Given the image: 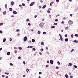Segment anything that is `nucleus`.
Masks as SVG:
<instances>
[{"mask_svg": "<svg viewBox=\"0 0 78 78\" xmlns=\"http://www.w3.org/2000/svg\"><path fill=\"white\" fill-rule=\"evenodd\" d=\"M44 23H41L39 24V26L41 28H43L44 27Z\"/></svg>", "mask_w": 78, "mask_h": 78, "instance_id": "nucleus-1", "label": "nucleus"}, {"mask_svg": "<svg viewBox=\"0 0 78 78\" xmlns=\"http://www.w3.org/2000/svg\"><path fill=\"white\" fill-rule=\"evenodd\" d=\"M68 23L69 25H72L73 24V21L71 20H69L68 21Z\"/></svg>", "mask_w": 78, "mask_h": 78, "instance_id": "nucleus-2", "label": "nucleus"}, {"mask_svg": "<svg viewBox=\"0 0 78 78\" xmlns=\"http://www.w3.org/2000/svg\"><path fill=\"white\" fill-rule=\"evenodd\" d=\"M27 37L25 36L24 37L23 41L24 42H26V41H27Z\"/></svg>", "mask_w": 78, "mask_h": 78, "instance_id": "nucleus-3", "label": "nucleus"}, {"mask_svg": "<svg viewBox=\"0 0 78 78\" xmlns=\"http://www.w3.org/2000/svg\"><path fill=\"white\" fill-rule=\"evenodd\" d=\"M59 36L60 37V40H61V41H62L63 40V38H62V35H61V34H59Z\"/></svg>", "mask_w": 78, "mask_h": 78, "instance_id": "nucleus-4", "label": "nucleus"}, {"mask_svg": "<svg viewBox=\"0 0 78 78\" xmlns=\"http://www.w3.org/2000/svg\"><path fill=\"white\" fill-rule=\"evenodd\" d=\"M34 3H35V2H32L30 4V6H33V5H34Z\"/></svg>", "mask_w": 78, "mask_h": 78, "instance_id": "nucleus-5", "label": "nucleus"}, {"mask_svg": "<svg viewBox=\"0 0 78 78\" xmlns=\"http://www.w3.org/2000/svg\"><path fill=\"white\" fill-rule=\"evenodd\" d=\"M50 63L51 64H53V61L52 60H50Z\"/></svg>", "mask_w": 78, "mask_h": 78, "instance_id": "nucleus-6", "label": "nucleus"}, {"mask_svg": "<svg viewBox=\"0 0 78 78\" xmlns=\"http://www.w3.org/2000/svg\"><path fill=\"white\" fill-rule=\"evenodd\" d=\"M13 14H17V12L16 11L14 10H13Z\"/></svg>", "mask_w": 78, "mask_h": 78, "instance_id": "nucleus-7", "label": "nucleus"}, {"mask_svg": "<svg viewBox=\"0 0 78 78\" xmlns=\"http://www.w3.org/2000/svg\"><path fill=\"white\" fill-rule=\"evenodd\" d=\"M14 2H11V5L12 6H13L14 5Z\"/></svg>", "mask_w": 78, "mask_h": 78, "instance_id": "nucleus-8", "label": "nucleus"}, {"mask_svg": "<svg viewBox=\"0 0 78 78\" xmlns=\"http://www.w3.org/2000/svg\"><path fill=\"white\" fill-rule=\"evenodd\" d=\"M68 41H69V40L68 39V38H66L65 39V41L66 42H68Z\"/></svg>", "mask_w": 78, "mask_h": 78, "instance_id": "nucleus-9", "label": "nucleus"}, {"mask_svg": "<svg viewBox=\"0 0 78 78\" xmlns=\"http://www.w3.org/2000/svg\"><path fill=\"white\" fill-rule=\"evenodd\" d=\"M6 11H5L3 12V14L4 15H6Z\"/></svg>", "mask_w": 78, "mask_h": 78, "instance_id": "nucleus-10", "label": "nucleus"}, {"mask_svg": "<svg viewBox=\"0 0 78 78\" xmlns=\"http://www.w3.org/2000/svg\"><path fill=\"white\" fill-rule=\"evenodd\" d=\"M74 42H75V43H78V41H76V40H75L73 41Z\"/></svg>", "mask_w": 78, "mask_h": 78, "instance_id": "nucleus-11", "label": "nucleus"}, {"mask_svg": "<svg viewBox=\"0 0 78 78\" xmlns=\"http://www.w3.org/2000/svg\"><path fill=\"white\" fill-rule=\"evenodd\" d=\"M46 8V5H44L43 6L42 9H44V8Z\"/></svg>", "mask_w": 78, "mask_h": 78, "instance_id": "nucleus-12", "label": "nucleus"}, {"mask_svg": "<svg viewBox=\"0 0 78 78\" xmlns=\"http://www.w3.org/2000/svg\"><path fill=\"white\" fill-rule=\"evenodd\" d=\"M72 66V63H70L69 64V66Z\"/></svg>", "mask_w": 78, "mask_h": 78, "instance_id": "nucleus-13", "label": "nucleus"}, {"mask_svg": "<svg viewBox=\"0 0 78 78\" xmlns=\"http://www.w3.org/2000/svg\"><path fill=\"white\" fill-rule=\"evenodd\" d=\"M65 77L66 78H69V76L67 75V74H66L65 75Z\"/></svg>", "mask_w": 78, "mask_h": 78, "instance_id": "nucleus-14", "label": "nucleus"}, {"mask_svg": "<svg viewBox=\"0 0 78 78\" xmlns=\"http://www.w3.org/2000/svg\"><path fill=\"white\" fill-rule=\"evenodd\" d=\"M6 38H4L3 40V42H5V41H6Z\"/></svg>", "mask_w": 78, "mask_h": 78, "instance_id": "nucleus-15", "label": "nucleus"}, {"mask_svg": "<svg viewBox=\"0 0 78 78\" xmlns=\"http://www.w3.org/2000/svg\"><path fill=\"white\" fill-rule=\"evenodd\" d=\"M12 9L11 8H9V10L10 11H12Z\"/></svg>", "mask_w": 78, "mask_h": 78, "instance_id": "nucleus-16", "label": "nucleus"}, {"mask_svg": "<svg viewBox=\"0 0 78 78\" xmlns=\"http://www.w3.org/2000/svg\"><path fill=\"white\" fill-rule=\"evenodd\" d=\"M32 42H35V40H34V39H32Z\"/></svg>", "mask_w": 78, "mask_h": 78, "instance_id": "nucleus-17", "label": "nucleus"}, {"mask_svg": "<svg viewBox=\"0 0 78 78\" xmlns=\"http://www.w3.org/2000/svg\"><path fill=\"white\" fill-rule=\"evenodd\" d=\"M37 34H41V31H38L37 32Z\"/></svg>", "mask_w": 78, "mask_h": 78, "instance_id": "nucleus-18", "label": "nucleus"}, {"mask_svg": "<svg viewBox=\"0 0 78 78\" xmlns=\"http://www.w3.org/2000/svg\"><path fill=\"white\" fill-rule=\"evenodd\" d=\"M7 55H8V56H9V55H10V52H8L7 53Z\"/></svg>", "mask_w": 78, "mask_h": 78, "instance_id": "nucleus-19", "label": "nucleus"}, {"mask_svg": "<svg viewBox=\"0 0 78 78\" xmlns=\"http://www.w3.org/2000/svg\"><path fill=\"white\" fill-rule=\"evenodd\" d=\"M51 28H55V26H53L51 27Z\"/></svg>", "mask_w": 78, "mask_h": 78, "instance_id": "nucleus-20", "label": "nucleus"}, {"mask_svg": "<svg viewBox=\"0 0 78 78\" xmlns=\"http://www.w3.org/2000/svg\"><path fill=\"white\" fill-rule=\"evenodd\" d=\"M68 29H69V27H67L65 28V30H68Z\"/></svg>", "mask_w": 78, "mask_h": 78, "instance_id": "nucleus-21", "label": "nucleus"}, {"mask_svg": "<svg viewBox=\"0 0 78 78\" xmlns=\"http://www.w3.org/2000/svg\"><path fill=\"white\" fill-rule=\"evenodd\" d=\"M26 71L27 72H29V71H30V69H28V68H27V69Z\"/></svg>", "mask_w": 78, "mask_h": 78, "instance_id": "nucleus-22", "label": "nucleus"}, {"mask_svg": "<svg viewBox=\"0 0 78 78\" xmlns=\"http://www.w3.org/2000/svg\"><path fill=\"white\" fill-rule=\"evenodd\" d=\"M73 67H74V68H77V66L76 65H74Z\"/></svg>", "mask_w": 78, "mask_h": 78, "instance_id": "nucleus-23", "label": "nucleus"}, {"mask_svg": "<svg viewBox=\"0 0 78 78\" xmlns=\"http://www.w3.org/2000/svg\"><path fill=\"white\" fill-rule=\"evenodd\" d=\"M40 50L41 51H44V49L41 48Z\"/></svg>", "mask_w": 78, "mask_h": 78, "instance_id": "nucleus-24", "label": "nucleus"}, {"mask_svg": "<svg viewBox=\"0 0 78 78\" xmlns=\"http://www.w3.org/2000/svg\"><path fill=\"white\" fill-rule=\"evenodd\" d=\"M5 8H7V4H5Z\"/></svg>", "mask_w": 78, "mask_h": 78, "instance_id": "nucleus-25", "label": "nucleus"}, {"mask_svg": "<svg viewBox=\"0 0 78 78\" xmlns=\"http://www.w3.org/2000/svg\"><path fill=\"white\" fill-rule=\"evenodd\" d=\"M57 64L58 65H60V62H59V61H58L57 62Z\"/></svg>", "mask_w": 78, "mask_h": 78, "instance_id": "nucleus-26", "label": "nucleus"}, {"mask_svg": "<svg viewBox=\"0 0 78 78\" xmlns=\"http://www.w3.org/2000/svg\"><path fill=\"white\" fill-rule=\"evenodd\" d=\"M20 31V30L19 29H17L16 30V32H19V31Z\"/></svg>", "mask_w": 78, "mask_h": 78, "instance_id": "nucleus-27", "label": "nucleus"}, {"mask_svg": "<svg viewBox=\"0 0 78 78\" xmlns=\"http://www.w3.org/2000/svg\"><path fill=\"white\" fill-rule=\"evenodd\" d=\"M41 45H44V42H42V41L41 42Z\"/></svg>", "mask_w": 78, "mask_h": 78, "instance_id": "nucleus-28", "label": "nucleus"}, {"mask_svg": "<svg viewBox=\"0 0 78 78\" xmlns=\"http://www.w3.org/2000/svg\"><path fill=\"white\" fill-rule=\"evenodd\" d=\"M14 52H15V53H17V50H15V51H14Z\"/></svg>", "mask_w": 78, "mask_h": 78, "instance_id": "nucleus-29", "label": "nucleus"}, {"mask_svg": "<svg viewBox=\"0 0 78 78\" xmlns=\"http://www.w3.org/2000/svg\"><path fill=\"white\" fill-rule=\"evenodd\" d=\"M56 2L57 3H59V0H56Z\"/></svg>", "mask_w": 78, "mask_h": 78, "instance_id": "nucleus-30", "label": "nucleus"}, {"mask_svg": "<svg viewBox=\"0 0 78 78\" xmlns=\"http://www.w3.org/2000/svg\"><path fill=\"white\" fill-rule=\"evenodd\" d=\"M10 66H13V64H12V63H10Z\"/></svg>", "mask_w": 78, "mask_h": 78, "instance_id": "nucleus-31", "label": "nucleus"}, {"mask_svg": "<svg viewBox=\"0 0 78 78\" xmlns=\"http://www.w3.org/2000/svg\"><path fill=\"white\" fill-rule=\"evenodd\" d=\"M22 5L23 6H25V4L23 3L22 4Z\"/></svg>", "mask_w": 78, "mask_h": 78, "instance_id": "nucleus-32", "label": "nucleus"}, {"mask_svg": "<svg viewBox=\"0 0 78 78\" xmlns=\"http://www.w3.org/2000/svg\"><path fill=\"white\" fill-rule=\"evenodd\" d=\"M0 33H1V34H2V33H3V31H2V30H0Z\"/></svg>", "mask_w": 78, "mask_h": 78, "instance_id": "nucleus-33", "label": "nucleus"}, {"mask_svg": "<svg viewBox=\"0 0 78 78\" xmlns=\"http://www.w3.org/2000/svg\"><path fill=\"white\" fill-rule=\"evenodd\" d=\"M34 51H36V49L35 48H33L32 49Z\"/></svg>", "mask_w": 78, "mask_h": 78, "instance_id": "nucleus-34", "label": "nucleus"}, {"mask_svg": "<svg viewBox=\"0 0 78 78\" xmlns=\"http://www.w3.org/2000/svg\"><path fill=\"white\" fill-rule=\"evenodd\" d=\"M46 34V32H44L43 33V34Z\"/></svg>", "mask_w": 78, "mask_h": 78, "instance_id": "nucleus-35", "label": "nucleus"}, {"mask_svg": "<svg viewBox=\"0 0 78 78\" xmlns=\"http://www.w3.org/2000/svg\"><path fill=\"white\" fill-rule=\"evenodd\" d=\"M3 23H0V26H2V25H3Z\"/></svg>", "mask_w": 78, "mask_h": 78, "instance_id": "nucleus-36", "label": "nucleus"}, {"mask_svg": "<svg viewBox=\"0 0 78 78\" xmlns=\"http://www.w3.org/2000/svg\"><path fill=\"white\" fill-rule=\"evenodd\" d=\"M71 36L72 38H73V34H71Z\"/></svg>", "mask_w": 78, "mask_h": 78, "instance_id": "nucleus-37", "label": "nucleus"}, {"mask_svg": "<svg viewBox=\"0 0 78 78\" xmlns=\"http://www.w3.org/2000/svg\"><path fill=\"white\" fill-rule=\"evenodd\" d=\"M54 25H58V23H54Z\"/></svg>", "mask_w": 78, "mask_h": 78, "instance_id": "nucleus-38", "label": "nucleus"}, {"mask_svg": "<svg viewBox=\"0 0 78 78\" xmlns=\"http://www.w3.org/2000/svg\"><path fill=\"white\" fill-rule=\"evenodd\" d=\"M5 74H6V75H9V73H6L5 72Z\"/></svg>", "mask_w": 78, "mask_h": 78, "instance_id": "nucleus-39", "label": "nucleus"}, {"mask_svg": "<svg viewBox=\"0 0 78 78\" xmlns=\"http://www.w3.org/2000/svg\"><path fill=\"white\" fill-rule=\"evenodd\" d=\"M49 66V65H46V67H48Z\"/></svg>", "mask_w": 78, "mask_h": 78, "instance_id": "nucleus-40", "label": "nucleus"}, {"mask_svg": "<svg viewBox=\"0 0 78 78\" xmlns=\"http://www.w3.org/2000/svg\"><path fill=\"white\" fill-rule=\"evenodd\" d=\"M9 41H12V38H10L9 39Z\"/></svg>", "mask_w": 78, "mask_h": 78, "instance_id": "nucleus-41", "label": "nucleus"}, {"mask_svg": "<svg viewBox=\"0 0 78 78\" xmlns=\"http://www.w3.org/2000/svg\"><path fill=\"white\" fill-rule=\"evenodd\" d=\"M18 58L19 59H21V57H20V56H19V57H18Z\"/></svg>", "mask_w": 78, "mask_h": 78, "instance_id": "nucleus-42", "label": "nucleus"}, {"mask_svg": "<svg viewBox=\"0 0 78 78\" xmlns=\"http://www.w3.org/2000/svg\"><path fill=\"white\" fill-rule=\"evenodd\" d=\"M47 12H48V13H50V11L49 10H48L47 11Z\"/></svg>", "mask_w": 78, "mask_h": 78, "instance_id": "nucleus-43", "label": "nucleus"}, {"mask_svg": "<svg viewBox=\"0 0 78 78\" xmlns=\"http://www.w3.org/2000/svg\"><path fill=\"white\" fill-rule=\"evenodd\" d=\"M19 49L20 50H22V47H19Z\"/></svg>", "mask_w": 78, "mask_h": 78, "instance_id": "nucleus-44", "label": "nucleus"}, {"mask_svg": "<svg viewBox=\"0 0 78 78\" xmlns=\"http://www.w3.org/2000/svg\"><path fill=\"white\" fill-rule=\"evenodd\" d=\"M29 44H31V41H29Z\"/></svg>", "mask_w": 78, "mask_h": 78, "instance_id": "nucleus-45", "label": "nucleus"}, {"mask_svg": "<svg viewBox=\"0 0 78 78\" xmlns=\"http://www.w3.org/2000/svg\"><path fill=\"white\" fill-rule=\"evenodd\" d=\"M65 37H67V34H66L65 35Z\"/></svg>", "mask_w": 78, "mask_h": 78, "instance_id": "nucleus-46", "label": "nucleus"}, {"mask_svg": "<svg viewBox=\"0 0 78 78\" xmlns=\"http://www.w3.org/2000/svg\"><path fill=\"white\" fill-rule=\"evenodd\" d=\"M23 64L24 65H25V64H26V63H25V61H23Z\"/></svg>", "mask_w": 78, "mask_h": 78, "instance_id": "nucleus-47", "label": "nucleus"}, {"mask_svg": "<svg viewBox=\"0 0 78 78\" xmlns=\"http://www.w3.org/2000/svg\"><path fill=\"white\" fill-rule=\"evenodd\" d=\"M5 76L4 75H2V78L5 77Z\"/></svg>", "mask_w": 78, "mask_h": 78, "instance_id": "nucleus-48", "label": "nucleus"}, {"mask_svg": "<svg viewBox=\"0 0 78 78\" xmlns=\"http://www.w3.org/2000/svg\"><path fill=\"white\" fill-rule=\"evenodd\" d=\"M64 21H62L61 22L62 24H64Z\"/></svg>", "mask_w": 78, "mask_h": 78, "instance_id": "nucleus-49", "label": "nucleus"}, {"mask_svg": "<svg viewBox=\"0 0 78 78\" xmlns=\"http://www.w3.org/2000/svg\"><path fill=\"white\" fill-rule=\"evenodd\" d=\"M56 69H58L59 67L58 66H56Z\"/></svg>", "mask_w": 78, "mask_h": 78, "instance_id": "nucleus-50", "label": "nucleus"}, {"mask_svg": "<svg viewBox=\"0 0 78 78\" xmlns=\"http://www.w3.org/2000/svg\"><path fill=\"white\" fill-rule=\"evenodd\" d=\"M39 53L40 55H42V53H41V52H40Z\"/></svg>", "mask_w": 78, "mask_h": 78, "instance_id": "nucleus-51", "label": "nucleus"}, {"mask_svg": "<svg viewBox=\"0 0 78 78\" xmlns=\"http://www.w3.org/2000/svg\"><path fill=\"white\" fill-rule=\"evenodd\" d=\"M50 6H52V4H51V3H50Z\"/></svg>", "mask_w": 78, "mask_h": 78, "instance_id": "nucleus-52", "label": "nucleus"}, {"mask_svg": "<svg viewBox=\"0 0 78 78\" xmlns=\"http://www.w3.org/2000/svg\"><path fill=\"white\" fill-rule=\"evenodd\" d=\"M41 6H39V7H38V8H39V9H41Z\"/></svg>", "mask_w": 78, "mask_h": 78, "instance_id": "nucleus-53", "label": "nucleus"}, {"mask_svg": "<svg viewBox=\"0 0 78 78\" xmlns=\"http://www.w3.org/2000/svg\"><path fill=\"white\" fill-rule=\"evenodd\" d=\"M74 51V49H72V50L71 51V52H72V51Z\"/></svg>", "mask_w": 78, "mask_h": 78, "instance_id": "nucleus-54", "label": "nucleus"}, {"mask_svg": "<svg viewBox=\"0 0 78 78\" xmlns=\"http://www.w3.org/2000/svg\"><path fill=\"white\" fill-rule=\"evenodd\" d=\"M55 22H58V19H55Z\"/></svg>", "mask_w": 78, "mask_h": 78, "instance_id": "nucleus-55", "label": "nucleus"}, {"mask_svg": "<svg viewBox=\"0 0 78 78\" xmlns=\"http://www.w3.org/2000/svg\"><path fill=\"white\" fill-rule=\"evenodd\" d=\"M28 25H29V26H31V24H30V23H28Z\"/></svg>", "mask_w": 78, "mask_h": 78, "instance_id": "nucleus-56", "label": "nucleus"}, {"mask_svg": "<svg viewBox=\"0 0 78 78\" xmlns=\"http://www.w3.org/2000/svg\"><path fill=\"white\" fill-rule=\"evenodd\" d=\"M28 21H29V19H27L26 20V22H28Z\"/></svg>", "mask_w": 78, "mask_h": 78, "instance_id": "nucleus-57", "label": "nucleus"}, {"mask_svg": "<svg viewBox=\"0 0 78 78\" xmlns=\"http://www.w3.org/2000/svg\"><path fill=\"white\" fill-rule=\"evenodd\" d=\"M37 17V15H35L34 16V17L35 18H36V17Z\"/></svg>", "mask_w": 78, "mask_h": 78, "instance_id": "nucleus-58", "label": "nucleus"}, {"mask_svg": "<svg viewBox=\"0 0 78 78\" xmlns=\"http://www.w3.org/2000/svg\"><path fill=\"white\" fill-rule=\"evenodd\" d=\"M70 78H73V76H70Z\"/></svg>", "mask_w": 78, "mask_h": 78, "instance_id": "nucleus-59", "label": "nucleus"}, {"mask_svg": "<svg viewBox=\"0 0 78 78\" xmlns=\"http://www.w3.org/2000/svg\"><path fill=\"white\" fill-rule=\"evenodd\" d=\"M47 63H49V62H50L49 61H47Z\"/></svg>", "mask_w": 78, "mask_h": 78, "instance_id": "nucleus-60", "label": "nucleus"}, {"mask_svg": "<svg viewBox=\"0 0 78 78\" xmlns=\"http://www.w3.org/2000/svg\"><path fill=\"white\" fill-rule=\"evenodd\" d=\"M11 17H14V16L12 15V16H11Z\"/></svg>", "mask_w": 78, "mask_h": 78, "instance_id": "nucleus-61", "label": "nucleus"}, {"mask_svg": "<svg viewBox=\"0 0 78 78\" xmlns=\"http://www.w3.org/2000/svg\"><path fill=\"white\" fill-rule=\"evenodd\" d=\"M39 74H42V72H39Z\"/></svg>", "mask_w": 78, "mask_h": 78, "instance_id": "nucleus-62", "label": "nucleus"}, {"mask_svg": "<svg viewBox=\"0 0 78 78\" xmlns=\"http://www.w3.org/2000/svg\"><path fill=\"white\" fill-rule=\"evenodd\" d=\"M47 54H48V55H50L49 52H47Z\"/></svg>", "mask_w": 78, "mask_h": 78, "instance_id": "nucleus-63", "label": "nucleus"}, {"mask_svg": "<svg viewBox=\"0 0 78 78\" xmlns=\"http://www.w3.org/2000/svg\"><path fill=\"white\" fill-rule=\"evenodd\" d=\"M33 66H31L30 67V68H31V69H33Z\"/></svg>", "mask_w": 78, "mask_h": 78, "instance_id": "nucleus-64", "label": "nucleus"}]
</instances>
